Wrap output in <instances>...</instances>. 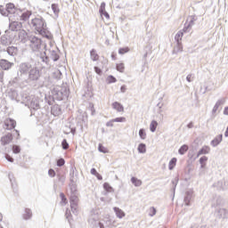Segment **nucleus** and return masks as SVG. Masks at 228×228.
Wrapping results in <instances>:
<instances>
[{
	"label": "nucleus",
	"instance_id": "31",
	"mask_svg": "<svg viewBox=\"0 0 228 228\" xmlns=\"http://www.w3.org/2000/svg\"><path fill=\"white\" fill-rule=\"evenodd\" d=\"M158 127V121L152 120L150 124V131L151 133H156V129Z\"/></svg>",
	"mask_w": 228,
	"mask_h": 228
},
{
	"label": "nucleus",
	"instance_id": "16",
	"mask_svg": "<svg viewBox=\"0 0 228 228\" xmlns=\"http://www.w3.org/2000/svg\"><path fill=\"white\" fill-rule=\"evenodd\" d=\"M191 199H193V191H187L185 192V196L183 199V202H184L185 206H191L190 202H191Z\"/></svg>",
	"mask_w": 228,
	"mask_h": 228
},
{
	"label": "nucleus",
	"instance_id": "19",
	"mask_svg": "<svg viewBox=\"0 0 228 228\" xmlns=\"http://www.w3.org/2000/svg\"><path fill=\"white\" fill-rule=\"evenodd\" d=\"M12 140H13V135H12V134H7L1 138V143L2 145H8V143H10Z\"/></svg>",
	"mask_w": 228,
	"mask_h": 228
},
{
	"label": "nucleus",
	"instance_id": "20",
	"mask_svg": "<svg viewBox=\"0 0 228 228\" xmlns=\"http://www.w3.org/2000/svg\"><path fill=\"white\" fill-rule=\"evenodd\" d=\"M0 67L3 70H8L12 68V62L8 61L7 60L2 59L0 61Z\"/></svg>",
	"mask_w": 228,
	"mask_h": 228
},
{
	"label": "nucleus",
	"instance_id": "64",
	"mask_svg": "<svg viewBox=\"0 0 228 228\" xmlns=\"http://www.w3.org/2000/svg\"><path fill=\"white\" fill-rule=\"evenodd\" d=\"M12 99H17V91H12Z\"/></svg>",
	"mask_w": 228,
	"mask_h": 228
},
{
	"label": "nucleus",
	"instance_id": "10",
	"mask_svg": "<svg viewBox=\"0 0 228 228\" xmlns=\"http://www.w3.org/2000/svg\"><path fill=\"white\" fill-rule=\"evenodd\" d=\"M12 42V37L8 35V30L5 31V34L1 37V44L7 47V45H11Z\"/></svg>",
	"mask_w": 228,
	"mask_h": 228
},
{
	"label": "nucleus",
	"instance_id": "59",
	"mask_svg": "<svg viewBox=\"0 0 228 228\" xmlns=\"http://www.w3.org/2000/svg\"><path fill=\"white\" fill-rule=\"evenodd\" d=\"M150 211H151V214H150V216H154V215H156V208L151 207V208H150Z\"/></svg>",
	"mask_w": 228,
	"mask_h": 228
},
{
	"label": "nucleus",
	"instance_id": "40",
	"mask_svg": "<svg viewBox=\"0 0 228 228\" xmlns=\"http://www.w3.org/2000/svg\"><path fill=\"white\" fill-rule=\"evenodd\" d=\"M52 10H53L54 15H58L60 13V7H58V4H52Z\"/></svg>",
	"mask_w": 228,
	"mask_h": 228
},
{
	"label": "nucleus",
	"instance_id": "2",
	"mask_svg": "<svg viewBox=\"0 0 228 228\" xmlns=\"http://www.w3.org/2000/svg\"><path fill=\"white\" fill-rule=\"evenodd\" d=\"M69 88L67 86L54 87L48 97H45V101L49 106H53L54 101H63L69 98Z\"/></svg>",
	"mask_w": 228,
	"mask_h": 228
},
{
	"label": "nucleus",
	"instance_id": "9",
	"mask_svg": "<svg viewBox=\"0 0 228 228\" xmlns=\"http://www.w3.org/2000/svg\"><path fill=\"white\" fill-rule=\"evenodd\" d=\"M216 220H225L228 218V210L225 208H217L215 212Z\"/></svg>",
	"mask_w": 228,
	"mask_h": 228
},
{
	"label": "nucleus",
	"instance_id": "38",
	"mask_svg": "<svg viewBox=\"0 0 228 228\" xmlns=\"http://www.w3.org/2000/svg\"><path fill=\"white\" fill-rule=\"evenodd\" d=\"M53 77L55 79H61V71L60 69H55L53 73Z\"/></svg>",
	"mask_w": 228,
	"mask_h": 228
},
{
	"label": "nucleus",
	"instance_id": "27",
	"mask_svg": "<svg viewBox=\"0 0 228 228\" xmlns=\"http://www.w3.org/2000/svg\"><path fill=\"white\" fill-rule=\"evenodd\" d=\"M188 149H189V147L187 144L182 145L178 150V154H180V156H184V154H186V152H188Z\"/></svg>",
	"mask_w": 228,
	"mask_h": 228
},
{
	"label": "nucleus",
	"instance_id": "15",
	"mask_svg": "<svg viewBox=\"0 0 228 228\" xmlns=\"http://www.w3.org/2000/svg\"><path fill=\"white\" fill-rule=\"evenodd\" d=\"M21 216L23 220H31V218H33V211L31 210V208H25Z\"/></svg>",
	"mask_w": 228,
	"mask_h": 228
},
{
	"label": "nucleus",
	"instance_id": "28",
	"mask_svg": "<svg viewBox=\"0 0 228 228\" xmlns=\"http://www.w3.org/2000/svg\"><path fill=\"white\" fill-rule=\"evenodd\" d=\"M177 53H183V44L176 43V45L174 47L173 54H177Z\"/></svg>",
	"mask_w": 228,
	"mask_h": 228
},
{
	"label": "nucleus",
	"instance_id": "43",
	"mask_svg": "<svg viewBox=\"0 0 228 228\" xmlns=\"http://www.w3.org/2000/svg\"><path fill=\"white\" fill-rule=\"evenodd\" d=\"M98 151L99 152H102V154H107L108 152V149H106V147L102 146L101 143L98 145Z\"/></svg>",
	"mask_w": 228,
	"mask_h": 228
},
{
	"label": "nucleus",
	"instance_id": "33",
	"mask_svg": "<svg viewBox=\"0 0 228 228\" xmlns=\"http://www.w3.org/2000/svg\"><path fill=\"white\" fill-rule=\"evenodd\" d=\"M172 190H173V193L174 195H175V188H177V184L179 183V178L175 177L172 180Z\"/></svg>",
	"mask_w": 228,
	"mask_h": 228
},
{
	"label": "nucleus",
	"instance_id": "24",
	"mask_svg": "<svg viewBox=\"0 0 228 228\" xmlns=\"http://www.w3.org/2000/svg\"><path fill=\"white\" fill-rule=\"evenodd\" d=\"M112 108L114 110H117L119 113L124 111V106L122 104H120V102H114L112 103Z\"/></svg>",
	"mask_w": 228,
	"mask_h": 228
},
{
	"label": "nucleus",
	"instance_id": "32",
	"mask_svg": "<svg viewBox=\"0 0 228 228\" xmlns=\"http://www.w3.org/2000/svg\"><path fill=\"white\" fill-rule=\"evenodd\" d=\"M175 165H177V159L176 158L171 159L168 164L169 170H174Z\"/></svg>",
	"mask_w": 228,
	"mask_h": 228
},
{
	"label": "nucleus",
	"instance_id": "37",
	"mask_svg": "<svg viewBox=\"0 0 228 228\" xmlns=\"http://www.w3.org/2000/svg\"><path fill=\"white\" fill-rule=\"evenodd\" d=\"M8 177L11 182L12 188L15 190V188H17V183H15V180L13 179V174L9 173Z\"/></svg>",
	"mask_w": 228,
	"mask_h": 228
},
{
	"label": "nucleus",
	"instance_id": "13",
	"mask_svg": "<svg viewBox=\"0 0 228 228\" xmlns=\"http://www.w3.org/2000/svg\"><path fill=\"white\" fill-rule=\"evenodd\" d=\"M5 53H7L11 58H15L19 53V49L15 46H8L5 50Z\"/></svg>",
	"mask_w": 228,
	"mask_h": 228
},
{
	"label": "nucleus",
	"instance_id": "30",
	"mask_svg": "<svg viewBox=\"0 0 228 228\" xmlns=\"http://www.w3.org/2000/svg\"><path fill=\"white\" fill-rule=\"evenodd\" d=\"M184 33L180 30L178 31L175 36V40L176 43H181V40H183V37Z\"/></svg>",
	"mask_w": 228,
	"mask_h": 228
},
{
	"label": "nucleus",
	"instance_id": "26",
	"mask_svg": "<svg viewBox=\"0 0 228 228\" xmlns=\"http://www.w3.org/2000/svg\"><path fill=\"white\" fill-rule=\"evenodd\" d=\"M114 212L116 213L118 218H124V216H126V213H124V211H122V209H120L119 208L115 207Z\"/></svg>",
	"mask_w": 228,
	"mask_h": 228
},
{
	"label": "nucleus",
	"instance_id": "44",
	"mask_svg": "<svg viewBox=\"0 0 228 228\" xmlns=\"http://www.w3.org/2000/svg\"><path fill=\"white\" fill-rule=\"evenodd\" d=\"M61 147H62L63 151H67V149H69V142H67V139L62 140Z\"/></svg>",
	"mask_w": 228,
	"mask_h": 228
},
{
	"label": "nucleus",
	"instance_id": "39",
	"mask_svg": "<svg viewBox=\"0 0 228 228\" xmlns=\"http://www.w3.org/2000/svg\"><path fill=\"white\" fill-rule=\"evenodd\" d=\"M139 136H140L141 140H145V138H147V133L145 132V129L141 128L139 130Z\"/></svg>",
	"mask_w": 228,
	"mask_h": 228
},
{
	"label": "nucleus",
	"instance_id": "61",
	"mask_svg": "<svg viewBox=\"0 0 228 228\" xmlns=\"http://www.w3.org/2000/svg\"><path fill=\"white\" fill-rule=\"evenodd\" d=\"M115 121H113V119L110 120L109 122L106 123L107 127H113V123Z\"/></svg>",
	"mask_w": 228,
	"mask_h": 228
},
{
	"label": "nucleus",
	"instance_id": "21",
	"mask_svg": "<svg viewBox=\"0 0 228 228\" xmlns=\"http://www.w3.org/2000/svg\"><path fill=\"white\" fill-rule=\"evenodd\" d=\"M31 15H33V12L26 11L21 13L20 20H22L23 22H26L27 20H29V17H31Z\"/></svg>",
	"mask_w": 228,
	"mask_h": 228
},
{
	"label": "nucleus",
	"instance_id": "41",
	"mask_svg": "<svg viewBox=\"0 0 228 228\" xmlns=\"http://www.w3.org/2000/svg\"><path fill=\"white\" fill-rule=\"evenodd\" d=\"M107 83H108V85H111V83H117V78L115 77H113V75H110L107 77Z\"/></svg>",
	"mask_w": 228,
	"mask_h": 228
},
{
	"label": "nucleus",
	"instance_id": "5",
	"mask_svg": "<svg viewBox=\"0 0 228 228\" xmlns=\"http://www.w3.org/2000/svg\"><path fill=\"white\" fill-rule=\"evenodd\" d=\"M25 105L29 108L31 111V115H35L33 111H37V110H40V102L38 101V98L31 95V96H25L23 99Z\"/></svg>",
	"mask_w": 228,
	"mask_h": 228
},
{
	"label": "nucleus",
	"instance_id": "49",
	"mask_svg": "<svg viewBox=\"0 0 228 228\" xmlns=\"http://www.w3.org/2000/svg\"><path fill=\"white\" fill-rule=\"evenodd\" d=\"M69 181L70 183H74V167H71L69 171Z\"/></svg>",
	"mask_w": 228,
	"mask_h": 228
},
{
	"label": "nucleus",
	"instance_id": "1",
	"mask_svg": "<svg viewBox=\"0 0 228 228\" xmlns=\"http://www.w3.org/2000/svg\"><path fill=\"white\" fill-rule=\"evenodd\" d=\"M20 37H23V38L27 37V42H28L29 47L33 53H41L42 47L44 49L47 47V45L44 44L41 38L33 35L28 36V33L24 30L20 32L19 37L20 38Z\"/></svg>",
	"mask_w": 228,
	"mask_h": 228
},
{
	"label": "nucleus",
	"instance_id": "22",
	"mask_svg": "<svg viewBox=\"0 0 228 228\" xmlns=\"http://www.w3.org/2000/svg\"><path fill=\"white\" fill-rule=\"evenodd\" d=\"M224 102H225V99H224V98L218 100L216 102V104H215V106H214V108L212 110L213 115H215V113H216V111H218V109L220 108V106H222V104H224Z\"/></svg>",
	"mask_w": 228,
	"mask_h": 228
},
{
	"label": "nucleus",
	"instance_id": "14",
	"mask_svg": "<svg viewBox=\"0 0 228 228\" xmlns=\"http://www.w3.org/2000/svg\"><path fill=\"white\" fill-rule=\"evenodd\" d=\"M223 139H224V134H220L211 141L210 145H212V147H218V145L222 143Z\"/></svg>",
	"mask_w": 228,
	"mask_h": 228
},
{
	"label": "nucleus",
	"instance_id": "51",
	"mask_svg": "<svg viewBox=\"0 0 228 228\" xmlns=\"http://www.w3.org/2000/svg\"><path fill=\"white\" fill-rule=\"evenodd\" d=\"M99 12H100V13H102V12H106V3L102 2V3L101 4Z\"/></svg>",
	"mask_w": 228,
	"mask_h": 228
},
{
	"label": "nucleus",
	"instance_id": "36",
	"mask_svg": "<svg viewBox=\"0 0 228 228\" xmlns=\"http://www.w3.org/2000/svg\"><path fill=\"white\" fill-rule=\"evenodd\" d=\"M103 188L105 191H108V193H113L114 191L113 187H111V185H110L108 183H103Z\"/></svg>",
	"mask_w": 228,
	"mask_h": 228
},
{
	"label": "nucleus",
	"instance_id": "60",
	"mask_svg": "<svg viewBox=\"0 0 228 228\" xmlns=\"http://www.w3.org/2000/svg\"><path fill=\"white\" fill-rule=\"evenodd\" d=\"M127 90V86H126V85H123V86H121V87H120V92L122 93V94H126V91Z\"/></svg>",
	"mask_w": 228,
	"mask_h": 228
},
{
	"label": "nucleus",
	"instance_id": "57",
	"mask_svg": "<svg viewBox=\"0 0 228 228\" xmlns=\"http://www.w3.org/2000/svg\"><path fill=\"white\" fill-rule=\"evenodd\" d=\"M94 71L96 72V74H98V76H101V74H102V69H101V68L97 66L94 67Z\"/></svg>",
	"mask_w": 228,
	"mask_h": 228
},
{
	"label": "nucleus",
	"instance_id": "62",
	"mask_svg": "<svg viewBox=\"0 0 228 228\" xmlns=\"http://www.w3.org/2000/svg\"><path fill=\"white\" fill-rule=\"evenodd\" d=\"M100 14L101 15H104L105 16V18H107V19H110V13H108V12H100Z\"/></svg>",
	"mask_w": 228,
	"mask_h": 228
},
{
	"label": "nucleus",
	"instance_id": "47",
	"mask_svg": "<svg viewBox=\"0 0 228 228\" xmlns=\"http://www.w3.org/2000/svg\"><path fill=\"white\" fill-rule=\"evenodd\" d=\"M116 69L118 72H124V63L117 64Z\"/></svg>",
	"mask_w": 228,
	"mask_h": 228
},
{
	"label": "nucleus",
	"instance_id": "8",
	"mask_svg": "<svg viewBox=\"0 0 228 228\" xmlns=\"http://www.w3.org/2000/svg\"><path fill=\"white\" fill-rule=\"evenodd\" d=\"M28 77L30 81H38L40 79V69L37 67H32L30 71H28Z\"/></svg>",
	"mask_w": 228,
	"mask_h": 228
},
{
	"label": "nucleus",
	"instance_id": "58",
	"mask_svg": "<svg viewBox=\"0 0 228 228\" xmlns=\"http://www.w3.org/2000/svg\"><path fill=\"white\" fill-rule=\"evenodd\" d=\"M5 159L9 161V163H13L14 159L9 154H5Z\"/></svg>",
	"mask_w": 228,
	"mask_h": 228
},
{
	"label": "nucleus",
	"instance_id": "35",
	"mask_svg": "<svg viewBox=\"0 0 228 228\" xmlns=\"http://www.w3.org/2000/svg\"><path fill=\"white\" fill-rule=\"evenodd\" d=\"M131 183H132V184H134V186L139 187V186L142 184V180H140V179H138V178L133 176V177L131 178Z\"/></svg>",
	"mask_w": 228,
	"mask_h": 228
},
{
	"label": "nucleus",
	"instance_id": "11",
	"mask_svg": "<svg viewBox=\"0 0 228 228\" xmlns=\"http://www.w3.org/2000/svg\"><path fill=\"white\" fill-rule=\"evenodd\" d=\"M16 122L15 120L12 119V118H7L4 120V129H7L8 131H12V129H15V126H16Z\"/></svg>",
	"mask_w": 228,
	"mask_h": 228
},
{
	"label": "nucleus",
	"instance_id": "48",
	"mask_svg": "<svg viewBox=\"0 0 228 228\" xmlns=\"http://www.w3.org/2000/svg\"><path fill=\"white\" fill-rule=\"evenodd\" d=\"M65 165V159L61 158L57 159V167H63Z\"/></svg>",
	"mask_w": 228,
	"mask_h": 228
},
{
	"label": "nucleus",
	"instance_id": "18",
	"mask_svg": "<svg viewBox=\"0 0 228 228\" xmlns=\"http://www.w3.org/2000/svg\"><path fill=\"white\" fill-rule=\"evenodd\" d=\"M51 113L52 115H53V117H59V115H61V108L60 107V105L55 104L52 106Z\"/></svg>",
	"mask_w": 228,
	"mask_h": 228
},
{
	"label": "nucleus",
	"instance_id": "56",
	"mask_svg": "<svg viewBox=\"0 0 228 228\" xmlns=\"http://www.w3.org/2000/svg\"><path fill=\"white\" fill-rule=\"evenodd\" d=\"M207 161H208V157H206V156H202L200 159V164H206Z\"/></svg>",
	"mask_w": 228,
	"mask_h": 228
},
{
	"label": "nucleus",
	"instance_id": "54",
	"mask_svg": "<svg viewBox=\"0 0 228 228\" xmlns=\"http://www.w3.org/2000/svg\"><path fill=\"white\" fill-rule=\"evenodd\" d=\"M60 197H61V202H62L63 204H67V197H65V194H64L63 192H61V193H60Z\"/></svg>",
	"mask_w": 228,
	"mask_h": 228
},
{
	"label": "nucleus",
	"instance_id": "63",
	"mask_svg": "<svg viewBox=\"0 0 228 228\" xmlns=\"http://www.w3.org/2000/svg\"><path fill=\"white\" fill-rule=\"evenodd\" d=\"M91 174H92V175H98L99 173L97 172V169H95V168H92L91 169Z\"/></svg>",
	"mask_w": 228,
	"mask_h": 228
},
{
	"label": "nucleus",
	"instance_id": "45",
	"mask_svg": "<svg viewBox=\"0 0 228 228\" xmlns=\"http://www.w3.org/2000/svg\"><path fill=\"white\" fill-rule=\"evenodd\" d=\"M126 53H129L128 47H123L118 49V54H126Z\"/></svg>",
	"mask_w": 228,
	"mask_h": 228
},
{
	"label": "nucleus",
	"instance_id": "7",
	"mask_svg": "<svg viewBox=\"0 0 228 228\" xmlns=\"http://www.w3.org/2000/svg\"><path fill=\"white\" fill-rule=\"evenodd\" d=\"M78 201H79V199L77 198V195L76 193H71L69 196V203H70V208L73 215H77Z\"/></svg>",
	"mask_w": 228,
	"mask_h": 228
},
{
	"label": "nucleus",
	"instance_id": "25",
	"mask_svg": "<svg viewBox=\"0 0 228 228\" xmlns=\"http://www.w3.org/2000/svg\"><path fill=\"white\" fill-rule=\"evenodd\" d=\"M137 151L139 154H145V152H147V145H145L143 142H141L138 145Z\"/></svg>",
	"mask_w": 228,
	"mask_h": 228
},
{
	"label": "nucleus",
	"instance_id": "46",
	"mask_svg": "<svg viewBox=\"0 0 228 228\" xmlns=\"http://www.w3.org/2000/svg\"><path fill=\"white\" fill-rule=\"evenodd\" d=\"M12 152H13V154H19L20 152V147L18 145H13Z\"/></svg>",
	"mask_w": 228,
	"mask_h": 228
},
{
	"label": "nucleus",
	"instance_id": "23",
	"mask_svg": "<svg viewBox=\"0 0 228 228\" xmlns=\"http://www.w3.org/2000/svg\"><path fill=\"white\" fill-rule=\"evenodd\" d=\"M209 151H211V148L209 146H203L197 153V158L200 156H202L204 154H209Z\"/></svg>",
	"mask_w": 228,
	"mask_h": 228
},
{
	"label": "nucleus",
	"instance_id": "42",
	"mask_svg": "<svg viewBox=\"0 0 228 228\" xmlns=\"http://www.w3.org/2000/svg\"><path fill=\"white\" fill-rule=\"evenodd\" d=\"M6 10L9 13H13V12H12V10H15V4L10 3L6 4Z\"/></svg>",
	"mask_w": 228,
	"mask_h": 228
},
{
	"label": "nucleus",
	"instance_id": "17",
	"mask_svg": "<svg viewBox=\"0 0 228 228\" xmlns=\"http://www.w3.org/2000/svg\"><path fill=\"white\" fill-rule=\"evenodd\" d=\"M214 186H216L217 190L224 191L228 188V183L225 182V180H221L215 183Z\"/></svg>",
	"mask_w": 228,
	"mask_h": 228
},
{
	"label": "nucleus",
	"instance_id": "34",
	"mask_svg": "<svg viewBox=\"0 0 228 228\" xmlns=\"http://www.w3.org/2000/svg\"><path fill=\"white\" fill-rule=\"evenodd\" d=\"M57 179L59 183V186H63L65 184V175H57Z\"/></svg>",
	"mask_w": 228,
	"mask_h": 228
},
{
	"label": "nucleus",
	"instance_id": "52",
	"mask_svg": "<svg viewBox=\"0 0 228 228\" xmlns=\"http://www.w3.org/2000/svg\"><path fill=\"white\" fill-rule=\"evenodd\" d=\"M112 122H126V118L124 117H119L112 119Z\"/></svg>",
	"mask_w": 228,
	"mask_h": 228
},
{
	"label": "nucleus",
	"instance_id": "6",
	"mask_svg": "<svg viewBox=\"0 0 228 228\" xmlns=\"http://www.w3.org/2000/svg\"><path fill=\"white\" fill-rule=\"evenodd\" d=\"M41 60L44 63L49 65V61H51V60L53 61H58V60H60V54H58L57 51L50 50V55L47 56V53L44 52V53L41 54Z\"/></svg>",
	"mask_w": 228,
	"mask_h": 228
},
{
	"label": "nucleus",
	"instance_id": "53",
	"mask_svg": "<svg viewBox=\"0 0 228 228\" xmlns=\"http://www.w3.org/2000/svg\"><path fill=\"white\" fill-rule=\"evenodd\" d=\"M48 175L50 177H55L56 176V171H54V169L51 168L48 170Z\"/></svg>",
	"mask_w": 228,
	"mask_h": 228
},
{
	"label": "nucleus",
	"instance_id": "4",
	"mask_svg": "<svg viewBox=\"0 0 228 228\" xmlns=\"http://www.w3.org/2000/svg\"><path fill=\"white\" fill-rule=\"evenodd\" d=\"M33 66L29 62H22L19 66L18 77H16L12 82L19 83V81H24L26 77H28V74H29Z\"/></svg>",
	"mask_w": 228,
	"mask_h": 228
},
{
	"label": "nucleus",
	"instance_id": "55",
	"mask_svg": "<svg viewBox=\"0 0 228 228\" xmlns=\"http://www.w3.org/2000/svg\"><path fill=\"white\" fill-rule=\"evenodd\" d=\"M69 187H70L71 193H76V191H77V190L76 189V184H74V183H71L69 184Z\"/></svg>",
	"mask_w": 228,
	"mask_h": 228
},
{
	"label": "nucleus",
	"instance_id": "12",
	"mask_svg": "<svg viewBox=\"0 0 228 228\" xmlns=\"http://www.w3.org/2000/svg\"><path fill=\"white\" fill-rule=\"evenodd\" d=\"M22 28V23L20 21H12L9 24V29L11 31H20Z\"/></svg>",
	"mask_w": 228,
	"mask_h": 228
},
{
	"label": "nucleus",
	"instance_id": "3",
	"mask_svg": "<svg viewBox=\"0 0 228 228\" xmlns=\"http://www.w3.org/2000/svg\"><path fill=\"white\" fill-rule=\"evenodd\" d=\"M33 28L36 29L40 35L45 37V38H49V35H47V23L45 20L42 18V16H37L31 20L30 22Z\"/></svg>",
	"mask_w": 228,
	"mask_h": 228
},
{
	"label": "nucleus",
	"instance_id": "50",
	"mask_svg": "<svg viewBox=\"0 0 228 228\" xmlns=\"http://www.w3.org/2000/svg\"><path fill=\"white\" fill-rule=\"evenodd\" d=\"M0 13H1V15H3L4 17H8V13H10V12H8V9H1V8H0Z\"/></svg>",
	"mask_w": 228,
	"mask_h": 228
},
{
	"label": "nucleus",
	"instance_id": "29",
	"mask_svg": "<svg viewBox=\"0 0 228 228\" xmlns=\"http://www.w3.org/2000/svg\"><path fill=\"white\" fill-rule=\"evenodd\" d=\"M90 56L93 61H97V60H99V54H97V52L95 51V49H92L90 51Z\"/></svg>",
	"mask_w": 228,
	"mask_h": 228
}]
</instances>
